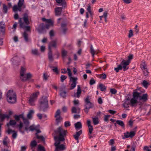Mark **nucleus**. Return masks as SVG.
Here are the masks:
<instances>
[{
  "instance_id": "680f3d73",
  "label": "nucleus",
  "mask_w": 151,
  "mask_h": 151,
  "mask_svg": "<svg viewBox=\"0 0 151 151\" xmlns=\"http://www.w3.org/2000/svg\"><path fill=\"white\" fill-rule=\"evenodd\" d=\"M133 31L131 29L129 31L128 37L129 38H131L133 36Z\"/></svg>"
},
{
  "instance_id": "a878e982",
  "label": "nucleus",
  "mask_w": 151,
  "mask_h": 151,
  "mask_svg": "<svg viewBox=\"0 0 151 151\" xmlns=\"http://www.w3.org/2000/svg\"><path fill=\"white\" fill-rule=\"evenodd\" d=\"M16 123V122L14 120L11 119L10 120L9 123L7 124L6 125L8 127H9V126L15 125Z\"/></svg>"
},
{
  "instance_id": "cd10ccee",
  "label": "nucleus",
  "mask_w": 151,
  "mask_h": 151,
  "mask_svg": "<svg viewBox=\"0 0 151 151\" xmlns=\"http://www.w3.org/2000/svg\"><path fill=\"white\" fill-rule=\"evenodd\" d=\"M56 45V43L55 41H52V42H50L49 45V47L48 49H49V47L51 49V47H55Z\"/></svg>"
},
{
  "instance_id": "c03bdc74",
  "label": "nucleus",
  "mask_w": 151,
  "mask_h": 151,
  "mask_svg": "<svg viewBox=\"0 0 151 151\" xmlns=\"http://www.w3.org/2000/svg\"><path fill=\"white\" fill-rule=\"evenodd\" d=\"M110 92L112 94H115L117 92V90L115 88H111L110 90Z\"/></svg>"
},
{
  "instance_id": "49530a36",
  "label": "nucleus",
  "mask_w": 151,
  "mask_h": 151,
  "mask_svg": "<svg viewBox=\"0 0 151 151\" xmlns=\"http://www.w3.org/2000/svg\"><path fill=\"white\" fill-rule=\"evenodd\" d=\"M49 76L47 73H44L43 74V78L44 80H46L49 77Z\"/></svg>"
},
{
  "instance_id": "052dcab7",
  "label": "nucleus",
  "mask_w": 151,
  "mask_h": 151,
  "mask_svg": "<svg viewBox=\"0 0 151 151\" xmlns=\"http://www.w3.org/2000/svg\"><path fill=\"white\" fill-rule=\"evenodd\" d=\"M135 148L133 146H132L129 150H125L124 151H135Z\"/></svg>"
},
{
  "instance_id": "7ed1b4c3",
  "label": "nucleus",
  "mask_w": 151,
  "mask_h": 151,
  "mask_svg": "<svg viewBox=\"0 0 151 151\" xmlns=\"http://www.w3.org/2000/svg\"><path fill=\"white\" fill-rule=\"evenodd\" d=\"M7 101L9 104H14L17 101V95L13 90H9L6 94Z\"/></svg>"
},
{
  "instance_id": "3c124183",
  "label": "nucleus",
  "mask_w": 151,
  "mask_h": 151,
  "mask_svg": "<svg viewBox=\"0 0 151 151\" xmlns=\"http://www.w3.org/2000/svg\"><path fill=\"white\" fill-rule=\"evenodd\" d=\"M60 110L59 109L58 110L56 111L55 114V117H57L58 116H60Z\"/></svg>"
},
{
  "instance_id": "412c9836",
  "label": "nucleus",
  "mask_w": 151,
  "mask_h": 151,
  "mask_svg": "<svg viewBox=\"0 0 151 151\" xmlns=\"http://www.w3.org/2000/svg\"><path fill=\"white\" fill-rule=\"evenodd\" d=\"M42 20L43 22H45L47 24H49L51 25H53V22L51 19H47L44 18H42Z\"/></svg>"
},
{
  "instance_id": "6e6552de",
  "label": "nucleus",
  "mask_w": 151,
  "mask_h": 151,
  "mask_svg": "<svg viewBox=\"0 0 151 151\" xmlns=\"http://www.w3.org/2000/svg\"><path fill=\"white\" fill-rule=\"evenodd\" d=\"M129 62H128L127 60H125L124 59L122 60L120 64L122 66L124 71H125L129 68L128 65H129Z\"/></svg>"
},
{
  "instance_id": "b1692460",
  "label": "nucleus",
  "mask_w": 151,
  "mask_h": 151,
  "mask_svg": "<svg viewBox=\"0 0 151 151\" xmlns=\"http://www.w3.org/2000/svg\"><path fill=\"white\" fill-rule=\"evenodd\" d=\"M67 24L65 23H62L61 24V28L64 34H65L66 31L67 30L66 28Z\"/></svg>"
},
{
  "instance_id": "7c9ffc66",
  "label": "nucleus",
  "mask_w": 151,
  "mask_h": 151,
  "mask_svg": "<svg viewBox=\"0 0 151 151\" xmlns=\"http://www.w3.org/2000/svg\"><path fill=\"white\" fill-rule=\"evenodd\" d=\"M23 36L24 37L25 41L26 42L28 41V34L25 32H24L23 33Z\"/></svg>"
},
{
  "instance_id": "5701e85b",
  "label": "nucleus",
  "mask_w": 151,
  "mask_h": 151,
  "mask_svg": "<svg viewBox=\"0 0 151 151\" xmlns=\"http://www.w3.org/2000/svg\"><path fill=\"white\" fill-rule=\"evenodd\" d=\"M9 116L8 115L5 114H1L0 115V119L1 122H3L5 118L9 119Z\"/></svg>"
},
{
  "instance_id": "393cba45",
  "label": "nucleus",
  "mask_w": 151,
  "mask_h": 151,
  "mask_svg": "<svg viewBox=\"0 0 151 151\" xmlns=\"http://www.w3.org/2000/svg\"><path fill=\"white\" fill-rule=\"evenodd\" d=\"M75 126L76 130H78V129L82 128V124L80 122H78L75 124Z\"/></svg>"
},
{
  "instance_id": "69168bd1",
  "label": "nucleus",
  "mask_w": 151,
  "mask_h": 151,
  "mask_svg": "<svg viewBox=\"0 0 151 151\" xmlns=\"http://www.w3.org/2000/svg\"><path fill=\"white\" fill-rule=\"evenodd\" d=\"M18 127H19V129L21 130L23 126V124L21 122H20L19 124L18 125Z\"/></svg>"
},
{
  "instance_id": "0e129e2a",
  "label": "nucleus",
  "mask_w": 151,
  "mask_h": 151,
  "mask_svg": "<svg viewBox=\"0 0 151 151\" xmlns=\"http://www.w3.org/2000/svg\"><path fill=\"white\" fill-rule=\"evenodd\" d=\"M67 70L68 71V75L70 77V78L72 77V73L71 72L70 70V68H68L67 69Z\"/></svg>"
},
{
  "instance_id": "603ef678",
  "label": "nucleus",
  "mask_w": 151,
  "mask_h": 151,
  "mask_svg": "<svg viewBox=\"0 0 151 151\" xmlns=\"http://www.w3.org/2000/svg\"><path fill=\"white\" fill-rule=\"evenodd\" d=\"M23 120L24 124L27 126H28L29 124V121L27 119L25 118Z\"/></svg>"
},
{
  "instance_id": "09e8293b",
  "label": "nucleus",
  "mask_w": 151,
  "mask_h": 151,
  "mask_svg": "<svg viewBox=\"0 0 151 151\" xmlns=\"http://www.w3.org/2000/svg\"><path fill=\"white\" fill-rule=\"evenodd\" d=\"M99 77L102 79H105L106 78V76L104 73H102L99 75Z\"/></svg>"
},
{
  "instance_id": "2f4dec72",
  "label": "nucleus",
  "mask_w": 151,
  "mask_h": 151,
  "mask_svg": "<svg viewBox=\"0 0 151 151\" xmlns=\"http://www.w3.org/2000/svg\"><path fill=\"white\" fill-rule=\"evenodd\" d=\"M142 84L143 86L145 88H147L148 85H149V83L145 80L143 81Z\"/></svg>"
},
{
  "instance_id": "4c0bfd02",
  "label": "nucleus",
  "mask_w": 151,
  "mask_h": 151,
  "mask_svg": "<svg viewBox=\"0 0 151 151\" xmlns=\"http://www.w3.org/2000/svg\"><path fill=\"white\" fill-rule=\"evenodd\" d=\"M37 150L39 151H46L45 147L40 145L38 146Z\"/></svg>"
},
{
  "instance_id": "2eb2a0df",
  "label": "nucleus",
  "mask_w": 151,
  "mask_h": 151,
  "mask_svg": "<svg viewBox=\"0 0 151 151\" xmlns=\"http://www.w3.org/2000/svg\"><path fill=\"white\" fill-rule=\"evenodd\" d=\"M65 149V145L63 144H61L55 147L54 151H62Z\"/></svg>"
},
{
  "instance_id": "864d4df0",
  "label": "nucleus",
  "mask_w": 151,
  "mask_h": 151,
  "mask_svg": "<svg viewBox=\"0 0 151 151\" xmlns=\"http://www.w3.org/2000/svg\"><path fill=\"white\" fill-rule=\"evenodd\" d=\"M67 76H65L62 75L60 77V80L62 82H63L66 79Z\"/></svg>"
},
{
  "instance_id": "72a5a7b5",
  "label": "nucleus",
  "mask_w": 151,
  "mask_h": 151,
  "mask_svg": "<svg viewBox=\"0 0 151 151\" xmlns=\"http://www.w3.org/2000/svg\"><path fill=\"white\" fill-rule=\"evenodd\" d=\"M34 113V111L33 110H30L27 115V118L29 119L31 118L32 117V115Z\"/></svg>"
},
{
  "instance_id": "4468645a",
  "label": "nucleus",
  "mask_w": 151,
  "mask_h": 151,
  "mask_svg": "<svg viewBox=\"0 0 151 151\" xmlns=\"http://www.w3.org/2000/svg\"><path fill=\"white\" fill-rule=\"evenodd\" d=\"M44 25L43 24H40L37 28L38 32L40 33H44L45 32V28Z\"/></svg>"
},
{
  "instance_id": "de8ad7c7",
  "label": "nucleus",
  "mask_w": 151,
  "mask_h": 151,
  "mask_svg": "<svg viewBox=\"0 0 151 151\" xmlns=\"http://www.w3.org/2000/svg\"><path fill=\"white\" fill-rule=\"evenodd\" d=\"M67 52L65 50H63L62 52V55L63 58H65L67 56Z\"/></svg>"
},
{
  "instance_id": "a19ab883",
  "label": "nucleus",
  "mask_w": 151,
  "mask_h": 151,
  "mask_svg": "<svg viewBox=\"0 0 151 151\" xmlns=\"http://www.w3.org/2000/svg\"><path fill=\"white\" fill-rule=\"evenodd\" d=\"M32 53L35 55H37L39 54L37 50L35 49L32 50Z\"/></svg>"
},
{
  "instance_id": "6ab92c4d",
  "label": "nucleus",
  "mask_w": 151,
  "mask_h": 151,
  "mask_svg": "<svg viewBox=\"0 0 151 151\" xmlns=\"http://www.w3.org/2000/svg\"><path fill=\"white\" fill-rule=\"evenodd\" d=\"M82 133V131L80 130L79 131L77 132L76 134L74 135V137L76 140H78L79 139V137L80 135Z\"/></svg>"
},
{
  "instance_id": "c756f323",
  "label": "nucleus",
  "mask_w": 151,
  "mask_h": 151,
  "mask_svg": "<svg viewBox=\"0 0 151 151\" xmlns=\"http://www.w3.org/2000/svg\"><path fill=\"white\" fill-rule=\"evenodd\" d=\"M116 124H118L122 127L124 128L125 127L124 122L121 120H117L116 121Z\"/></svg>"
},
{
  "instance_id": "e2e57ef3",
  "label": "nucleus",
  "mask_w": 151,
  "mask_h": 151,
  "mask_svg": "<svg viewBox=\"0 0 151 151\" xmlns=\"http://www.w3.org/2000/svg\"><path fill=\"white\" fill-rule=\"evenodd\" d=\"M13 11L14 12H16L18 11V6L16 5H14L13 8Z\"/></svg>"
},
{
  "instance_id": "338daca9",
  "label": "nucleus",
  "mask_w": 151,
  "mask_h": 151,
  "mask_svg": "<svg viewBox=\"0 0 151 151\" xmlns=\"http://www.w3.org/2000/svg\"><path fill=\"white\" fill-rule=\"evenodd\" d=\"M133 121L131 120H130L128 122V124L129 126L130 127H132L133 124Z\"/></svg>"
},
{
  "instance_id": "bf43d9fd",
  "label": "nucleus",
  "mask_w": 151,
  "mask_h": 151,
  "mask_svg": "<svg viewBox=\"0 0 151 151\" xmlns=\"http://www.w3.org/2000/svg\"><path fill=\"white\" fill-rule=\"evenodd\" d=\"M110 116L109 115H105L104 117V121L107 122L108 121V119L109 117Z\"/></svg>"
},
{
  "instance_id": "f03ea898",
  "label": "nucleus",
  "mask_w": 151,
  "mask_h": 151,
  "mask_svg": "<svg viewBox=\"0 0 151 151\" xmlns=\"http://www.w3.org/2000/svg\"><path fill=\"white\" fill-rule=\"evenodd\" d=\"M24 22L22 21V18H20L19 20V23L20 28L25 29L26 31H29L30 30V27L28 25L30 24L29 20V16L28 14L25 13L23 15V17L22 18Z\"/></svg>"
},
{
  "instance_id": "ddd939ff",
  "label": "nucleus",
  "mask_w": 151,
  "mask_h": 151,
  "mask_svg": "<svg viewBox=\"0 0 151 151\" xmlns=\"http://www.w3.org/2000/svg\"><path fill=\"white\" fill-rule=\"evenodd\" d=\"M6 132L9 134L13 133L12 137L14 139H15L17 138V132L15 130H12L8 128Z\"/></svg>"
},
{
  "instance_id": "58836bf2",
  "label": "nucleus",
  "mask_w": 151,
  "mask_h": 151,
  "mask_svg": "<svg viewBox=\"0 0 151 151\" xmlns=\"http://www.w3.org/2000/svg\"><path fill=\"white\" fill-rule=\"evenodd\" d=\"M37 145L36 142L35 140L32 141L30 143V146L31 147L32 149L35 147Z\"/></svg>"
},
{
  "instance_id": "f8f14e48",
  "label": "nucleus",
  "mask_w": 151,
  "mask_h": 151,
  "mask_svg": "<svg viewBox=\"0 0 151 151\" xmlns=\"http://www.w3.org/2000/svg\"><path fill=\"white\" fill-rule=\"evenodd\" d=\"M135 132L134 131H131L129 132H127L124 133V136L125 138H132L135 135Z\"/></svg>"
},
{
  "instance_id": "4be33fe9",
  "label": "nucleus",
  "mask_w": 151,
  "mask_h": 151,
  "mask_svg": "<svg viewBox=\"0 0 151 151\" xmlns=\"http://www.w3.org/2000/svg\"><path fill=\"white\" fill-rule=\"evenodd\" d=\"M93 123L94 125L98 124L99 123V119L97 116L92 117Z\"/></svg>"
},
{
  "instance_id": "9b49d317",
  "label": "nucleus",
  "mask_w": 151,
  "mask_h": 151,
  "mask_svg": "<svg viewBox=\"0 0 151 151\" xmlns=\"http://www.w3.org/2000/svg\"><path fill=\"white\" fill-rule=\"evenodd\" d=\"M137 93L139 95L138 99L139 100H142L144 101H146L147 100V93H145L143 94L142 96H141V93L137 92Z\"/></svg>"
},
{
  "instance_id": "a211bd4d",
  "label": "nucleus",
  "mask_w": 151,
  "mask_h": 151,
  "mask_svg": "<svg viewBox=\"0 0 151 151\" xmlns=\"http://www.w3.org/2000/svg\"><path fill=\"white\" fill-rule=\"evenodd\" d=\"M40 126L39 125H35L34 124H33L30 126L29 128L30 131H33L34 130H35L37 129H39Z\"/></svg>"
},
{
  "instance_id": "c9c22d12",
  "label": "nucleus",
  "mask_w": 151,
  "mask_h": 151,
  "mask_svg": "<svg viewBox=\"0 0 151 151\" xmlns=\"http://www.w3.org/2000/svg\"><path fill=\"white\" fill-rule=\"evenodd\" d=\"M90 50V52L92 55V57L93 58L95 54V51L92 45L91 46Z\"/></svg>"
},
{
  "instance_id": "0eeeda50",
  "label": "nucleus",
  "mask_w": 151,
  "mask_h": 151,
  "mask_svg": "<svg viewBox=\"0 0 151 151\" xmlns=\"http://www.w3.org/2000/svg\"><path fill=\"white\" fill-rule=\"evenodd\" d=\"M39 94V92H36L34 93L33 95L30 96L29 100V103L31 106H34L35 105L34 102L37 99V96Z\"/></svg>"
},
{
  "instance_id": "ea45409f",
  "label": "nucleus",
  "mask_w": 151,
  "mask_h": 151,
  "mask_svg": "<svg viewBox=\"0 0 151 151\" xmlns=\"http://www.w3.org/2000/svg\"><path fill=\"white\" fill-rule=\"evenodd\" d=\"M3 12L4 14H6L7 12L8 9L7 6L4 4L3 5Z\"/></svg>"
},
{
  "instance_id": "8fccbe9b",
  "label": "nucleus",
  "mask_w": 151,
  "mask_h": 151,
  "mask_svg": "<svg viewBox=\"0 0 151 151\" xmlns=\"http://www.w3.org/2000/svg\"><path fill=\"white\" fill-rule=\"evenodd\" d=\"M64 125L65 127H69L71 125L70 122L69 121H66L64 123Z\"/></svg>"
},
{
  "instance_id": "37998d69",
  "label": "nucleus",
  "mask_w": 151,
  "mask_h": 151,
  "mask_svg": "<svg viewBox=\"0 0 151 151\" xmlns=\"http://www.w3.org/2000/svg\"><path fill=\"white\" fill-rule=\"evenodd\" d=\"M55 118H56V122L57 124H58L62 120V119L61 116H58Z\"/></svg>"
},
{
  "instance_id": "f3484780",
  "label": "nucleus",
  "mask_w": 151,
  "mask_h": 151,
  "mask_svg": "<svg viewBox=\"0 0 151 151\" xmlns=\"http://www.w3.org/2000/svg\"><path fill=\"white\" fill-rule=\"evenodd\" d=\"M62 10V7H57L55 10L56 15H60L61 13Z\"/></svg>"
},
{
  "instance_id": "39448f33",
  "label": "nucleus",
  "mask_w": 151,
  "mask_h": 151,
  "mask_svg": "<svg viewBox=\"0 0 151 151\" xmlns=\"http://www.w3.org/2000/svg\"><path fill=\"white\" fill-rule=\"evenodd\" d=\"M139 95L137 91H135L133 93V97L130 101V105L132 107H135L138 103V99Z\"/></svg>"
},
{
  "instance_id": "9d476101",
  "label": "nucleus",
  "mask_w": 151,
  "mask_h": 151,
  "mask_svg": "<svg viewBox=\"0 0 151 151\" xmlns=\"http://www.w3.org/2000/svg\"><path fill=\"white\" fill-rule=\"evenodd\" d=\"M85 106L87 108L90 109L93 106L92 104L90 102L89 98L87 97L85 100Z\"/></svg>"
},
{
  "instance_id": "79ce46f5",
  "label": "nucleus",
  "mask_w": 151,
  "mask_h": 151,
  "mask_svg": "<svg viewBox=\"0 0 151 151\" xmlns=\"http://www.w3.org/2000/svg\"><path fill=\"white\" fill-rule=\"evenodd\" d=\"M24 0H19L18 3V6L19 7H22L23 4Z\"/></svg>"
},
{
  "instance_id": "423d86ee",
  "label": "nucleus",
  "mask_w": 151,
  "mask_h": 151,
  "mask_svg": "<svg viewBox=\"0 0 151 151\" xmlns=\"http://www.w3.org/2000/svg\"><path fill=\"white\" fill-rule=\"evenodd\" d=\"M26 70L25 68L23 67H21L20 71V78L23 81H25L31 77L32 75L30 73H28L27 74L24 73Z\"/></svg>"
},
{
  "instance_id": "20e7f679",
  "label": "nucleus",
  "mask_w": 151,
  "mask_h": 151,
  "mask_svg": "<svg viewBox=\"0 0 151 151\" xmlns=\"http://www.w3.org/2000/svg\"><path fill=\"white\" fill-rule=\"evenodd\" d=\"M40 109L44 111H46L48 108L47 98L45 96H43L40 100Z\"/></svg>"
},
{
  "instance_id": "774afa93",
  "label": "nucleus",
  "mask_w": 151,
  "mask_h": 151,
  "mask_svg": "<svg viewBox=\"0 0 151 151\" xmlns=\"http://www.w3.org/2000/svg\"><path fill=\"white\" fill-rule=\"evenodd\" d=\"M98 103L99 104H102V103H103L102 99L101 97H100L98 98Z\"/></svg>"
},
{
  "instance_id": "4d7b16f0",
  "label": "nucleus",
  "mask_w": 151,
  "mask_h": 151,
  "mask_svg": "<svg viewBox=\"0 0 151 151\" xmlns=\"http://www.w3.org/2000/svg\"><path fill=\"white\" fill-rule=\"evenodd\" d=\"M89 133L91 134L93 131V127L92 126H88Z\"/></svg>"
},
{
  "instance_id": "c85d7f7f",
  "label": "nucleus",
  "mask_w": 151,
  "mask_h": 151,
  "mask_svg": "<svg viewBox=\"0 0 151 151\" xmlns=\"http://www.w3.org/2000/svg\"><path fill=\"white\" fill-rule=\"evenodd\" d=\"M66 92L65 90H60V96L63 98H65L66 96Z\"/></svg>"
},
{
  "instance_id": "dca6fc26",
  "label": "nucleus",
  "mask_w": 151,
  "mask_h": 151,
  "mask_svg": "<svg viewBox=\"0 0 151 151\" xmlns=\"http://www.w3.org/2000/svg\"><path fill=\"white\" fill-rule=\"evenodd\" d=\"M48 58L49 61L50 62H52L54 60L51 49L49 47V52L48 53Z\"/></svg>"
},
{
  "instance_id": "bb28decb",
  "label": "nucleus",
  "mask_w": 151,
  "mask_h": 151,
  "mask_svg": "<svg viewBox=\"0 0 151 151\" xmlns=\"http://www.w3.org/2000/svg\"><path fill=\"white\" fill-rule=\"evenodd\" d=\"M123 102H124V103L122 104V106L124 108H127L129 107V105H130V102L129 101L124 100Z\"/></svg>"
},
{
  "instance_id": "a18cd8bd",
  "label": "nucleus",
  "mask_w": 151,
  "mask_h": 151,
  "mask_svg": "<svg viewBox=\"0 0 151 151\" xmlns=\"http://www.w3.org/2000/svg\"><path fill=\"white\" fill-rule=\"evenodd\" d=\"M36 136L38 139H40L42 141H45V138L42 136H39L38 134H36Z\"/></svg>"
},
{
  "instance_id": "aec40b11",
  "label": "nucleus",
  "mask_w": 151,
  "mask_h": 151,
  "mask_svg": "<svg viewBox=\"0 0 151 151\" xmlns=\"http://www.w3.org/2000/svg\"><path fill=\"white\" fill-rule=\"evenodd\" d=\"M98 88L100 89L102 91H104L106 90V87L104 84L102 83H99Z\"/></svg>"
},
{
  "instance_id": "e433bc0d",
  "label": "nucleus",
  "mask_w": 151,
  "mask_h": 151,
  "mask_svg": "<svg viewBox=\"0 0 151 151\" xmlns=\"http://www.w3.org/2000/svg\"><path fill=\"white\" fill-rule=\"evenodd\" d=\"M80 108H76L75 107H72L71 109V111L72 113H77V110H79Z\"/></svg>"
},
{
  "instance_id": "13d9d810",
  "label": "nucleus",
  "mask_w": 151,
  "mask_h": 151,
  "mask_svg": "<svg viewBox=\"0 0 151 151\" xmlns=\"http://www.w3.org/2000/svg\"><path fill=\"white\" fill-rule=\"evenodd\" d=\"M96 83V81L95 80L93 79L92 78L90 81L89 84L91 85H93Z\"/></svg>"
},
{
  "instance_id": "f704fd0d",
  "label": "nucleus",
  "mask_w": 151,
  "mask_h": 151,
  "mask_svg": "<svg viewBox=\"0 0 151 151\" xmlns=\"http://www.w3.org/2000/svg\"><path fill=\"white\" fill-rule=\"evenodd\" d=\"M81 93V90L80 86H78V89L77 90V92L76 93L77 94V97L78 98L79 96V95Z\"/></svg>"
},
{
  "instance_id": "6e6d98bb",
  "label": "nucleus",
  "mask_w": 151,
  "mask_h": 151,
  "mask_svg": "<svg viewBox=\"0 0 151 151\" xmlns=\"http://www.w3.org/2000/svg\"><path fill=\"white\" fill-rule=\"evenodd\" d=\"M8 139V137H5L3 141V143L4 145L5 146H7V139Z\"/></svg>"
},
{
  "instance_id": "f257e3e1",
  "label": "nucleus",
  "mask_w": 151,
  "mask_h": 151,
  "mask_svg": "<svg viewBox=\"0 0 151 151\" xmlns=\"http://www.w3.org/2000/svg\"><path fill=\"white\" fill-rule=\"evenodd\" d=\"M55 132L56 135L58 136L54 137L55 141L54 145L56 147L60 145V141H63L65 140L64 137L66 135L67 131L63 129L61 127H59L55 131Z\"/></svg>"
},
{
  "instance_id": "473e14b6",
  "label": "nucleus",
  "mask_w": 151,
  "mask_h": 151,
  "mask_svg": "<svg viewBox=\"0 0 151 151\" xmlns=\"http://www.w3.org/2000/svg\"><path fill=\"white\" fill-rule=\"evenodd\" d=\"M122 66H121L120 64H119L118 65L117 67L114 68V70L116 72L118 73L119 71V70H122Z\"/></svg>"
},
{
  "instance_id": "1a4fd4ad",
  "label": "nucleus",
  "mask_w": 151,
  "mask_h": 151,
  "mask_svg": "<svg viewBox=\"0 0 151 151\" xmlns=\"http://www.w3.org/2000/svg\"><path fill=\"white\" fill-rule=\"evenodd\" d=\"M70 79V81L72 82L70 87V89L72 90L76 86V81L78 80V78L77 77H71Z\"/></svg>"
},
{
  "instance_id": "5fc2aeb1",
  "label": "nucleus",
  "mask_w": 151,
  "mask_h": 151,
  "mask_svg": "<svg viewBox=\"0 0 151 151\" xmlns=\"http://www.w3.org/2000/svg\"><path fill=\"white\" fill-rule=\"evenodd\" d=\"M133 55H132L131 54L130 55L128 56V59L127 60L130 63L131 62V60L133 58Z\"/></svg>"
}]
</instances>
